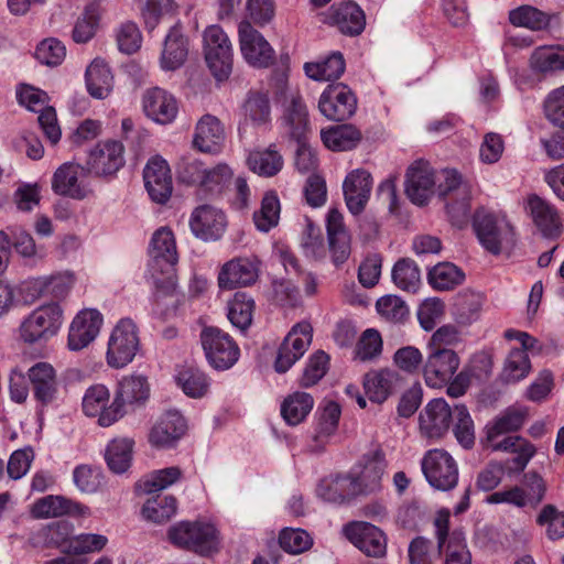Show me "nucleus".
<instances>
[{"instance_id": "62", "label": "nucleus", "mask_w": 564, "mask_h": 564, "mask_svg": "<svg viewBox=\"0 0 564 564\" xmlns=\"http://www.w3.org/2000/svg\"><path fill=\"white\" fill-rule=\"evenodd\" d=\"M453 416L455 420L453 431L456 440L463 447L470 448L475 443V430L467 408L463 404L455 405Z\"/></svg>"}, {"instance_id": "12", "label": "nucleus", "mask_w": 564, "mask_h": 564, "mask_svg": "<svg viewBox=\"0 0 564 564\" xmlns=\"http://www.w3.org/2000/svg\"><path fill=\"white\" fill-rule=\"evenodd\" d=\"M17 97L21 106L31 111L40 112L37 120L45 137L52 144H56L62 132L54 108L46 106V93L30 85H21L17 90Z\"/></svg>"}, {"instance_id": "15", "label": "nucleus", "mask_w": 564, "mask_h": 564, "mask_svg": "<svg viewBox=\"0 0 564 564\" xmlns=\"http://www.w3.org/2000/svg\"><path fill=\"white\" fill-rule=\"evenodd\" d=\"M313 338V327L310 322L295 324L281 344L274 368L278 372H286L303 357Z\"/></svg>"}, {"instance_id": "5", "label": "nucleus", "mask_w": 564, "mask_h": 564, "mask_svg": "<svg viewBox=\"0 0 564 564\" xmlns=\"http://www.w3.org/2000/svg\"><path fill=\"white\" fill-rule=\"evenodd\" d=\"M205 61L217 80L229 77L232 70V44L226 32L216 24L209 25L203 33Z\"/></svg>"}, {"instance_id": "22", "label": "nucleus", "mask_w": 564, "mask_h": 564, "mask_svg": "<svg viewBox=\"0 0 564 564\" xmlns=\"http://www.w3.org/2000/svg\"><path fill=\"white\" fill-rule=\"evenodd\" d=\"M104 318L95 308L82 310L70 323L67 336V347L79 351L89 346L98 336Z\"/></svg>"}, {"instance_id": "34", "label": "nucleus", "mask_w": 564, "mask_h": 564, "mask_svg": "<svg viewBox=\"0 0 564 564\" xmlns=\"http://www.w3.org/2000/svg\"><path fill=\"white\" fill-rule=\"evenodd\" d=\"M282 128L285 134L296 142L306 140L310 132L308 112L301 97L291 94L290 104L282 117Z\"/></svg>"}, {"instance_id": "33", "label": "nucleus", "mask_w": 564, "mask_h": 564, "mask_svg": "<svg viewBox=\"0 0 564 564\" xmlns=\"http://www.w3.org/2000/svg\"><path fill=\"white\" fill-rule=\"evenodd\" d=\"M35 399L43 405L51 403L57 392V378L54 367L45 361L33 365L28 370Z\"/></svg>"}, {"instance_id": "31", "label": "nucleus", "mask_w": 564, "mask_h": 564, "mask_svg": "<svg viewBox=\"0 0 564 564\" xmlns=\"http://www.w3.org/2000/svg\"><path fill=\"white\" fill-rule=\"evenodd\" d=\"M85 85L88 94L95 99H106L115 86V76L108 63L101 58H94L85 72Z\"/></svg>"}, {"instance_id": "43", "label": "nucleus", "mask_w": 564, "mask_h": 564, "mask_svg": "<svg viewBox=\"0 0 564 564\" xmlns=\"http://www.w3.org/2000/svg\"><path fill=\"white\" fill-rule=\"evenodd\" d=\"M74 282V274L65 271L35 278L31 281V288L39 296L50 295L56 299H62L68 294Z\"/></svg>"}, {"instance_id": "29", "label": "nucleus", "mask_w": 564, "mask_h": 564, "mask_svg": "<svg viewBox=\"0 0 564 564\" xmlns=\"http://www.w3.org/2000/svg\"><path fill=\"white\" fill-rule=\"evenodd\" d=\"M142 104L145 115L161 124L174 121L178 112L175 97L160 87L148 89L143 95Z\"/></svg>"}, {"instance_id": "57", "label": "nucleus", "mask_w": 564, "mask_h": 564, "mask_svg": "<svg viewBox=\"0 0 564 564\" xmlns=\"http://www.w3.org/2000/svg\"><path fill=\"white\" fill-rule=\"evenodd\" d=\"M530 370L531 362L528 354L524 350L514 348L510 350L505 360L501 379L507 383H514L524 379Z\"/></svg>"}, {"instance_id": "25", "label": "nucleus", "mask_w": 564, "mask_h": 564, "mask_svg": "<svg viewBox=\"0 0 564 564\" xmlns=\"http://www.w3.org/2000/svg\"><path fill=\"white\" fill-rule=\"evenodd\" d=\"M258 279L257 263L246 257L234 258L219 270L217 282L221 290H234L253 284Z\"/></svg>"}, {"instance_id": "52", "label": "nucleus", "mask_w": 564, "mask_h": 564, "mask_svg": "<svg viewBox=\"0 0 564 564\" xmlns=\"http://www.w3.org/2000/svg\"><path fill=\"white\" fill-rule=\"evenodd\" d=\"M384 473V462L379 456L368 458L361 470L354 477L355 486L360 489V495L371 494L380 488Z\"/></svg>"}, {"instance_id": "10", "label": "nucleus", "mask_w": 564, "mask_h": 564, "mask_svg": "<svg viewBox=\"0 0 564 564\" xmlns=\"http://www.w3.org/2000/svg\"><path fill=\"white\" fill-rule=\"evenodd\" d=\"M200 341L208 364L216 370L230 369L239 359L238 345L218 327H205L200 333Z\"/></svg>"}, {"instance_id": "49", "label": "nucleus", "mask_w": 564, "mask_h": 564, "mask_svg": "<svg viewBox=\"0 0 564 564\" xmlns=\"http://www.w3.org/2000/svg\"><path fill=\"white\" fill-rule=\"evenodd\" d=\"M134 442L128 437L113 438L106 447L105 459L111 471L122 474L131 465Z\"/></svg>"}, {"instance_id": "24", "label": "nucleus", "mask_w": 564, "mask_h": 564, "mask_svg": "<svg viewBox=\"0 0 564 564\" xmlns=\"http://www.w3.org/2000/svg\"><path fill=\"white\" fill-rule=\"evenodd\" d=\"M453 412L444 399H433L419 415L421 434L431 440L441 438L449 429Z\"/></svg>"}, {"instance_id": "37", "label": "nucleus", "mask_w": 564, "mask_h": 564, "mask_svg": "<svg viewBox=\"0 0 564 564\" xmlns=\"http://www.w3.org/2000/svg\"><path fill=\"white\" fill-rule=\"evenodd\" d=\"M485 296L480 292L465 290L457 294L452 308V317L460 326H469L480 317Z\"/></svg>"}, {"instance_id": "47", "label": "nucleus", "mask_w": 564, "mask_h": 564, "mask_svg": "<svg viewBox=\"0 0 564 564\" xmlns=\"http://www.w3.org/2000/svg\"><path fill=\"white\" fill-rule=\"evenodd\" d=\"M177 502L173 496L155 495L149 497L141 509L142 518L147 521L162 524L175 516Z\"/></svg>"}, {"instance_id": "39", "label": "nucleus", "mask_w": 564, "mask_h": 564, "mask_svg": "<svg viewBox=\"0 0 564 564\" xmlns=\"http://www.w3.org/2000/svg\"><path fill=\"white\" fill-rule=\"evenodd\" d=\"M317 494L326 501L343 503L360 495V489L355 486L351 475H339L334 478L324 479L317 487Z\"/></svg>"}, {"instance_id": "8", "label": "nucleus", "mask_w": 564, "mask_h": 564, "mask_svg": "<svg viewBox=\"0 0 564 564\" xmlns=\"http://www.w3.org/2000/svg\"><path fill=\"white\" fill-rule=\"evenodd\" d=\"M140 348L139 329L131 318H121L113 327L106 352L111 368H123L135 357Z\"/></svg>"}, {"instance_id": "2", "label": "nucleus", "mask_w": 564, "mask_h": 564, "mask_svg": "<svg viewBox=\"0 0 564 564\" xmlns=\"http://www.w3.org/2000/svg\"><path fill=\"white\" fill-rule=\"evenodd\" d=\"M528 417V409L521 405L507 408L486 425L485 447L492 452L513 453L516 469L523 470L535 454V447L528 440L510 435L502 440L500 436L520 430Z\"/></svg>"}, {"instance_id": "30", "label": "nucleus", "mask_w": 564, "mask_h": 564, "mask_svg": "<svg viewBox=\"0 0 564 564\" xmlns=\"http://www.w3.org/2000/svg\"><path fill=\"white\" fill-rule=\"evenodd\" d=\"M527 209L539 231L547 238L557 237L562 231V224L556 208L538 195L528 197Z\"/></svg>"}, {"instance_id": "3", "label": "nucleus", "mask_w": 564, "mask_h": 564, "mask_svg": "<svg viewBox=\"0 0 564 564\" xmlns=\"http://www.w3.org/2000/svg\"><path fill=\"white\" fill-rule=\"evenodd\" d=\"M167 536L173 545L203 555L217 551L219 545L217 529L205 522H178L169 529Z\"/></svg>"}, {"instance_id": "9", "label": "nucleus", "mask_w": 564, "mask_h": 564, "mask_svg": "<svg viewBox=\"0 0 564 564\" xmlns=\"http://www.w3.org/2000/svg\"><path fill=\"white\" fill-rule=\"evenodd\" d=\"M63 319V310L58 303L41 305L22 322L21 338L29 344L47 340L58 333Z\"/></svg>"}, {"instance_id": "6", "label": "nucleus", "mask_w": 564, "mask_h": 564, "mask_svg": "<svg viewBox=\"0 0 564 564\" xmlns=\"http://www.w3.org/2000/svg\"><path fill=\"white\" fill-rule=\"evenodd\" d=\"M474 229L480 245L492 254L501 253L516 242L513 228L503 217L478 212L474 218Z\"/></svg>"}, {"instance_id": "48", "label": "nucleus", "mask_w": 564, "mask_h": 564, "mask_svg": "<svg viewBox=\"0 0 564 564\" xmlns=\"http://www.w3.org/2000/svg\"><path fill=\"white\" fill-rule=\"evenodd\" d=\"M313 406L314 400L310 393L296 391L282 402L281 415L289 425H297L306 419Z\"/></svg>"}, {"instance_id": "41", "label": "nucleus", "mask_w": 564, "mask_h": 564, "mask_svg": "<svg viewBox=\"0 0 564 564\" xmlns=\"http://www.w3.org/2000/svg\"><path fill=\"white\" fill-rule=\"evenodd\" d=\"M330 20L341 33L348 35H358L366 24L364 11L352 2L332 7Z\"/></svg>"}, {"instance_id": "36", "label": "nucleus", "mask_w": 564, "mask_h": 564, "mask_svg": "<svg viewBox=\"0 0 564 564\" xmlns=\"http://www.w3.org/2000/svg\"><path fill=\"white\" fill-rule=\"evenodd\" d=\"M188 41L183 35L178 24L173 25L165 36L160 64L164 70H175L186 61Z\"/></svg>"}, {"instance_id": "46", "label": "nucleus", "mask_w": 564, "mask_h": 564, "mask_svg": "<svg viewBox=\"0 0 564 564\" xmlns=\"http://www.w3.org/2000/svg\"><path fill=\"white\" fill-rule=\"evenodd\" d=\"M530 64L533 70L549 74L564 70V45H543L536 47Z\"/></svg>"}, {"instance_id": "19", "label": "nucleus", "mask_w": 564, "mask_h": 564, "mask_svg": "<svg viewBox=\"0 0 564 564\" xmlns=\"http://www.w3.org/2000/svg\"><path fill=\"white\" fill-rule=\"evenodd\" d=\"M460 360L455 350H429L423 378L431 388H443L455 376Z\"/></svg>"}, {"instance_id": "26", "label": "nucleus", "mask_w": 564, "mask_h": 564, "mask_svg": "<svg viewBox=\"0 0 564 564\" xmlns=\"http://www.w3.org/2000/svg\"><path fill=\"white\" fill-rule=\"evenodd\" d=\"M372 189L371 174L357 169L347 174L343 183V193L348 210L357 216L361 214L370 198Z\"/></svg>"}, {"instance_id": "35", "label": "nucleus", "mask_w": 564, "mask_h": 564, "mask_svg": "<svg viewBox=\"0 0 564 564\" xmlns=\"http://www.w3.org/2000/svg\"><path fill=\"white\" fill-rule=\"evenodd\" d=\"M83 169L74 163H64L54 173L52 189L63 196L83 199L87 196V188L79 181Z\"/></svg>"}, {"instance_id": "58", "label": "nucleus", "mask_w": 564, "mask_h": 564, "mask_svg": "<svg viewBox=\"0 0 564 564\" xmlns=\"http://www.w3.org/2000/svg\"><path fill=\"white\" fill-rule=\"evenodd\" d=\"M280 200L275 193H267L261 202L260 210L253 214V221L258 230L268 232L274 228L280 219Z\"/></svg>"}, {"instance_id": "38", "label": "nucleus", "mask_w": 564, "mask_h": 564, "mask_svg": "<svg viewBox=\"0 0 564 564\" xmlns=\"http://www.w3.org/2000/svg\"><path fill=\"white\" fill-rule=\"evenodd\" d=\"M398 377V373L391 369H380L368 372L364 378L366 394L372 402H384L393 392Z\"/></svg>"}, {"instance_id": "28", "label": "nucleus", "mask_w": 564, "mask_h": 564, "mask_svg": "<svg viewBox=\"0 0 564 564\" xmlns=\"http://www.w3.org/2000/svg\"><path fill=\"white\" fill-rule=\"evenodd\" d=\"M90 513V509L87 506L64 496H46L39 499L32 507V514L37 519L63 516L86 518Z\"/></svg>"}, {"instance_id": "42", "label": "nucleus", "mask_w": 564, "mask_h": 564, "mask_svg": "<svg viewBox=\"0 0 564 564\" xmlns=\"http://www.w3.org/2000/svg\"><path fill=\"white\" fill-rule=\"evenodd\" d=\"M284 161L274 145L267 149L253 150L247 158L248 167L259 176L272 177L283 167Z\"/></svg>"}, {"instance_id": "55", "label": "nucleus", "mask_w": 564, "mask_h": 564, "mask_svg": "<svg viewBox=\"0 0 564 564\" xmlns=\"http://www.w3.org/2000/svg\"><path fill=\"white\" fill-rule=\"evenodd\" d=\"M254 301L247 293L238 292L228 303V319L232 326L246 330L252 323Z\"/></svg>"}, {"instance_id": "17", "label": "nucleus", "mask_w": 564, "mask_h": 564, "mask_svg": "<svg viewBox=\"0 0 564 564\" xmlns=\"http://www.w3.org/2000/svg\"><path fill=\"white\" fill-rule=\"evenodd\" d=\"M341 533L351 544L368 556L381 557L387 552L384 533L369 522H348L343 527Z\"/></svg>"}, {"instance_id": "11", "label": "nucleus", "mask_w": 564, "mask_h": 564, "mask_svg": "<svg viewBox=\"0 0 564 564\" xmlns=\"http://www.w3.org/2000/svg\"><path fill=\"white\" fill-rule=\"evenodd\" d=\"M426 481L436 490L448 491L458 482L456 460L444 449H430L421 460Z\"/></svg>"}, {"instance_id": "4", "label": "nucleus", "mask_w": 564, "mask_h": 564, "mask_svg": "<svg viewBox=\"0 0 564 564\" xmlns=\"http://www.w3.org/2000/svg\"><path fill=\"white\" fill-rule=\"evenodd\" d=\"M150 397V386L142 375L124 376L119 382L110 410L102 417L105 424H115L128 412V408L143 405Z\"/></svg>"}, {"instance_id": "56", "label": "nucleus", "mask_w": 564, "mask_h": 564, "mask_svg": "<svg viewBox=\"0 0 564 564\" xmlns=\"http://www.w3.org/2000/svg\"><path fill=\"white\" fill-rule=\"evenodd\" d=\"M509 21L514 26L541 31L550 25L551 15L534 7L522 6L509 12Z\"/></svg>"}, {"instance_id": "61", "label": "nucleus", "mask_w": 564, "mask_h": 564, "mask_svg": "<svg viewBox=\"0 0 564 564\" xmlns=\"http://www.w3.org/2000/svg\"><path fill=\"white\" fill-rule=\"evenodd\" d=\"M232 175V170L225 163H219L210 169L206 167L198 188L206 194L218 195L224 191Z\"/></svg>"}, {"instance_id": "27", "label": "nucleus", "mask_w": 564, "mask_h": 564, "mask_svg": "<svg viewBox=\"0 0 564 564\" xmlns=\"http://www.w3.org/2000/svg\"><path fill=\"white\" fill-rule=\"evenodd\" d=\"M433 170L425 162L413 163L406 172L405 193L412 203L424 205L434 193Z\"/></svg>"}, {"instance_id": "45", "label": "nucleus", "mask_w": 564, "mask_h": 564, "mask_svg": "<svg viewBox=\"0 0 564 564\" xmlns=\"http://www.w3.org/2000/svg\"><path fill=\"white\" fill-rule=\"evenodd\" d=\"M325 147L332 151H349L361 140L360 131L351 124H339L321 132Z\"/></svg>"}, {"instance_id": "40", "label": "nucleus", "mask_w": 564, "mask_h": 564, "mask_svg": "<svg viewBox=\"0 0 564 564\" xmlns=\"http://www.w3.org/2000/svg\"><path fill=\"white\" fill-rule=\"evenodd\" d=\"M345 59L341 53L333 52L329 55L304 64L306 76L316 82L338 79L345 72Z\"/></svg>"}, {"instance_id": "63", "label": "nucleus", "mask_w": 564, "mask_h": 564, "mask_svg": "<svg viewBox=\"0 0 564 564\" xmlns=\"http://www.w3.org/2000/svg\"><path fill=\"white\" fill-rule=\"evenodd\" d=\"M107 543L108 538L104 534L80 533L72 538L68 547L65 549V553L75 555L97 553L102 551Z\"/></svg>"}, {"instance_id": "1", "label": "nucleus", "mask_w": 564, "mask_h": 564, "mask_svg": "<svg viewBox=\"0 0 564 564\" xmlns=\"http://www.w3.org/2000/svg\"><path fill=\"white\" fill-rule=\"evenodd\" d=\"M149 252L151 256L149 265L155 286V311L169 317L175 313L180 302L174 273L178 256L174 234L169 227H160L154 231Z\"/></svg>"}, {"instance_id": "14", "label": "nucleus", "mask_w": 564, "mask_h": 564, "mask_svg": "<svg viewBox=\"0 0 564 564\" xmlns=\"http://www.w3.org/2000/svg\"><path fill=\"white\" fill-rule=\"evenodd\" d=\"M239 46L245 61L257 68L269 67L275 52L264 36L249 21H242L238 26Z\"/></svg>"}, {"instance_id": "54", "label": "nucleus", "mask_w": 564, "mask_h": 564, "mask_svg": "<svg viewBox=\"0 0 564 564\" xmlns=\"http://www.w3.org/2000/svg\"><path fill=\"white\" fill-rule=\"evenodd\" d=\"M101 9L99 2L88 3L82 15L77 19L72 37L76 43H87L90 41L97 31Z\"/></svg>"}, {"instance_id": "53", "label": "nucleus", "mask_w": 564, "mask_h": 564, "mask_svg": "<svg viewBox=\"0 0 564 564\" xmlns=\"http://www.w3.org/2000/svg\"><path fill=\"white\" fill-rule=\"evenodd\" d=\"M243 118L254 127H265L271 122V107L267 95L250 93L243 104Z\"/></svg>"}, {"instance_id": "23", "label": "nucleus", "mask_w": 564, "mask_h": 564, "mask_svg": "<svg viewBox=\"0 0 564 564\" xmlns=\"http://www.w3.org/2000/svg\"><path fill=\"white\" fill-rule=\"evenodd\" d=\"M143 180L153 202L164 204L169 200L173 183L170 166L163 158L156 155L148 161L143 170Z\"/></svg>"}, {"instance_id": "20", "label": "nucleus", "mask_w": 564, "mask_h": 564, "mask_svg": "<svg viewBox=\"0 0 564 564\" xmlns=\"http://www.w3.org/2000/svg\"><path fill=\"white\" fill-rule=\"evenodd\" d=\"M124 148L121 142L108 140L99 142L89 152L86 169L96 176L116 174L124 164Z\"/></svg>"}, {"instance_id": "51", "label": "nucleus", "mask_w": 564, "mask_h": 564, "mask_svg": "<svg viewBox=\"0 0 564 564\" xmlns=\"http://www.w3.org/2000/svg\"><path fill=\"white\" fill-rule=\"evenodd\" d=\"M177 386L189 398L202 399L210 388L209 377L197 368H183L175 376Z\"/></svg>"}, {"instance_id": "16", "label": "nucleus", "mask_w": 564, "mask_h": 564, "mask_svg": "<svg viewBox=\"0 0 564 564\" xmlns=\"http://www.w3.org/2000/svg\"><path fill=\"white\" fill-rule=\"evenodd\" d=\"M440 188L444 196L454 193L447 203V213L455 226L463 227L467 224L470 213L469 186L462 183L460 175L456 171L449 170L444 172V183L440 185Z\"/></svg>"}, {"instance_id": "13", "label": "nucleus", "mask_w": 564, "mask_h": 564, "mask_svg": "<svg viewBox=\"0 0 564 564\" xmlns=\"http://www.w3.org/2000/svg\"><path fill=\"white\" fill-rule=\"evenodd\" d=\"M188 226L197 239L214 242L225 235L228 220L225 212L214 205L203 204L193 209Z\"/></svg>"}, {"instance_id": "44", "label": "nucleus", "mask_w": 564, "mask_h": 564, "mask_svg": "<svg viewBox=\"0 0 564 564\" xmlns=\"http://www.w3.org/2000/svg\"><path fill=\"white\" fill-rule=\"evenodd\" d=\"M82 409L85 415L98 417V424L108 427L111 424H105L102 421L106 412L110 410L109 389L101 383L90 386L84 393Z\"/></svg>"}, {"instance_id": "60", "label": "nucleus", "mask_w": 564, "mask_h": 564, "mask_svg": "<svg viewBox=\"0 0 564 564\" xmlns=\"http://www.w3.org/2000/svg\"><path fill=\"white\" fill-rule=\"evenodd\" d=\"M392 280L399 289L415 293L421 285V272L414 261L402 259L392 269Z\"/></svg>"}, {"instance_id": "7", "label": "nucleus", "mask_w": 564, "mask_h": 564, "mask_svg": "<svg viewBox=\"0 0 564 564\" xmlns=\"http://www.w3.org/2000/svg\"><path fill=\"white\" fill-rule=\"evenodd\" d=\"M449 517L447 509H441L433 522L438 553L444 555L443 564H471L465 533L462 530L449 532Z\"/></svg>"}, {"instance_id": "18", "label": "nucleus", "mask_w": 564, "mask_h": 564, "mask_svg": "<svg viewBox=\"0 0 564 564\" xmlns=\"http://www.w3.org/2000/svg\"><path fill=\"white\" fill-rule=\"evenodd\" d=\"M356 108L357 99L351 89L344 84L328 85L318 100L321 113L333 121L349 119Z\"/></svg>"}, {"instance_id": "50", "label": "nucleus", "mask_w": 564, "mask_h": 564, "mask_svg": "<svg viewBox=\"0 0 564 564\" xmlns=\"http://www.w3.org/2000/svg\"><path fill=\"white\" fill-rule=\"evenodd\" d=\"M465 273L452 262H440L427 273L429 284L437 291H449L460 285Z\"/></svg>"}, {"instance_id": "64", "label": "nucleus", "mask_w": 564, "mask_h": 564, "mask_svg": "<svg viewBox=\"0 0 564 564\" xmlns=\"http://www.w3.org/2000/svg\"><path fill=\"white\" fill-rule=\"evenodd\" d=\"M538 523L545 528L546 536L550 540L564 538V512L555 507L545 506L538 517Z\"/></svg>"}, {"instance_id": "32", "label": "nucleus", "mask_w": 564, "mask_h": 564, "mask_svg": "<svg viewBox=\"0 0 564 564\" xmlns=\"http://www.w3.org/2000/svg\"><path fill=\"white\" fill-rule=\"evenodd\" d=\"M224 141L225 130L219 119L213 115H204L196 123L194 147L204 153H216L221 149Z\"/></svg>"}, {"instance_id": "21", "label": "nucleus", "mask_w": 564, "mask_h": 564, "mask_svg": "<svg viewBox=\"0 0 564 564\" xmlns=\"http://www.w3.org/2000/svg\"><path fill=\"white\" fill-rule=\"evenodd\" d=\"M187 424L177 410H169L161 414L149 433V443L159 449H166L176 446L185 435Z\"/></svg>"}, {"instance_id": "59", "label": "nucleus", "mask_w": 564, "mask_h": 564, "mask_svg": "<svg viewBox=\"0 0 564 564\" xmlns=\"http://www.w3.org/2000/svg\"><path fill=\"white\" fill-rule=\"evenodd\" d=\"M182 476L178 467H167L151 473L149 476L141 479L137 488L140 492L152 495L172 486Z\"/></svg>"}]
</instances>
